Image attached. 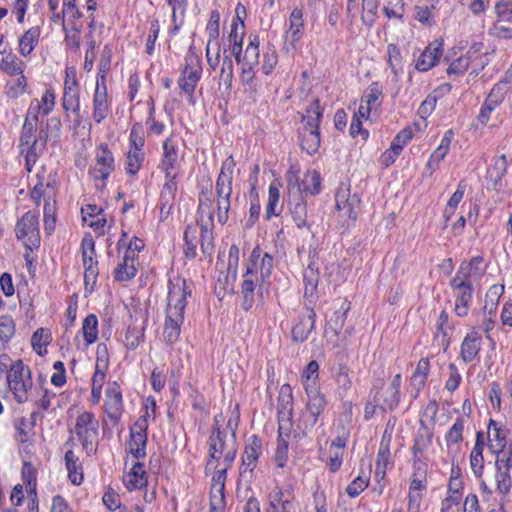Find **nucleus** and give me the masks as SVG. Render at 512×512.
<instances>
[{"mask_svg": "<svg viewBox=\"0 0 512 512\" xmlns=\"http://www.w3.org/2000/svg\"><path fill=\"white\" fill-rule=\"evenodd\" d=\"M497 422L494 420H490L489 422V432L488 437L491 442L490 447L495 449L499 454L503 448L505 447V433L497 426Z\"/></svg>", "mask_w": 512, "mask_h": 512, "instance_id": "obj_40", "label": "nucleus"}, {"mask_svg": "<svg viewBox=\"0 0 512 512\" xmlns=\"http://www.w3.org/2000/svg\"><path fill=\"white\" fill-rule=\"evenodd\" d=\"M304 279V297L315 298L317 286L319 282L318 267L314 263H310L303 273Z\"/></svg>", "mask_w": 512, "mask_h": 512, "instance_id": "obj_31", "label": "nucleus"}, {"mask_svg": "<svg viewBox=\"0 0 512 512\" xmlns=\"http://www.w3.org/2000/svg\"><path fill=\"white\" fill-rule=\"evenodd\" d=\"M335 379L340 389L344 391H348L351 389L352 381L350 378V371L346 365H339L337 372L335 373Z\"/></svg>", "mask_w": 512, "mask_h": 512, "instance_id": "obj_56", "label": "nucleus"}, {"mask_svg": "<svg viewBox=\"0 0 512 512\" xmlns=\"http://www.w3.org/2000/svg\"><path fill=\"white\" fill-rule=\"evenodd\" d=\"M282 491H278L270 502L267 512H291L293 504L289 499H282Z\"/></svg>", "mask_w": 512, "mask_h": 512, "instance_id": "obj_54", "label": "nucleus"}, {"mask_svg": "<svg viewBox=\"0 0 512 512\" xmlns=\"http://www.w3.org/2000/svg\"><path fill=\"white\" fill-rule=\"evenodd\" d=\"M185 67L182 71V76L179 79L180 88L186 94H193L196 84L201 77V61L197 55L190 52L185 57Z\"/></svg>", "mask_w": 512, "mask_h": 512, "instance_id": "obj_11", "label": "nucleus"}, {"mask_svg": "<svg viewBox=\"0 0 512 512\" xmlns=\"http://www.w3.org/2000/svg\"><path fill=\"white\" fill-rule=\"evenodd\" d=\"M240 78L245 87L244 92L249 94V98L254 99L257 93V83L253 67L243 65Z\"/></svg>", "mask_w": 512, "mask_h": 512, "instance_id": "obj_42", "label": "nucleus"}, {"mask_svg": "<svg viewBox=\"0 0 512 512\" xmlns=\"http://www.w3.org/2000/svg\"><path fill=\"white\" fill-rule=\"evenodd\" d=\"M350 309V304L344 302L341 306V310L335 311L334 316L328 321L327 327L331 329L335 335H338L339 331L344 325L346 319V313Z\"/></svg>", "mask_w": 512, "mask_h": 512, "instance_id": "obj_49", "label": "nucleus"}, {"mask_svg": "<svg viewBox=\"0 0 512 512\" xmlns=\"http://www.w3.org/2000/svg\"><path fill=\"white\" fill-rule=\"evenodd\" d=\"M147 424L146 419H139L130 431V440L127 443L129 453L139 459L146 456Z\"/></svg>", "mask_w": 512, "mask_h": 512, "instance_id": "obj_15", "label": "nucleus"}, {"mask_svg": "<svg viewBox=\"0 0 512 512\" xmlns=\"http://www.w3.org/2000/svg\"><path fill=\"white\" fill-rule=\"evenodd\" d=\"M260 257V247H255L250 255L249 262L246 267V272L243 275V282L241 285V294L243 297L242 308L249 311L255 303V289L259 288L260 279L254 269L258 268V258Z\"/></svg>", "mask_w": 512, "mask_h": 512, "instance_id": "obj_7", "label": "nucleus"}, {"mask_svg": "<svg viewBox=\"0 0 512 512\" xmlns=\"http://www.w3.org/2000/svg\"><path fill=\"white\" fill-rule=\"evenodd\" d=\"M507 91V83L498 82L493 86L485 101L493 104L494 106H498L503 102L505 95L507 94Z\"/></svg>", "mask_w": 512, "mask_h": 512, "instance_id": "obj_53", "label": "nucleus"}, {"mask_svg": "<svg viewBox=\"0 0 512 512\" xmlns=\"http://www.w3.org/2000/svg\"><path fill=\"white\" fill-rule=\"evenodd\" d=\"M261 447V439L256 435H252L249 438L248 444L245 446V450L242 456V466L240 469L241 478L250 479L252 477L253 470L256 467V462L259 458Z\"/></svg>", "mask_w": 512, "mask_h": 512, "instance_id": "obj_17", "label": "nucleus"}, {"mask_svg": "<svg viewBox=\"0 0 512 512\" xmlns=\"http://www.w3.org/2000/svg\"><path fill=\"white\" fill-rule=\"evenodd\" d=\"M144 340V328L129 327L125 333V345L128 349H136Z\"/></svg>", "mask_w": 512, "mask_h": 512, "instance_id": "obj_51", "label": "nucleus"}, {"mask_svg": "<svg viewBox=\"0 0 512 512\" xmlns=\"http://www.w3.org/2000/svg\"><path fill=\"white\" fill-rule=\"evenodd\" d=\"M200 246L204 255L211 256L213 252V235L212 231L206 226H201L200 231Z\"/></svg>", "mask_w": 512, "mask_h": 512, "instance_id": "obj_60", "label": "nucleus"}, {"mask_svg": "<svg viewBox=\"0 0 512 512\" xmlns=\"http://www.w3.org/2000/svg\"><path fill=\"white\" fill-rule=\"evenodd\" d=\"M136 259L134 256L124 254L122 261L115 269L114 277L117 281H128L136 275Z\"/></svg>", "mask_w": 512, "mask_h": 512, "instance_id": "obj_32", "label": "nucleus"}, {"mask_svg": "<svg viewBox=\"0 0 512 512\" xmlns=\"http://www.w3.org/2000/svg\"><path fill=\"white\" fill-rule=\"evenodd\" d=\"M304 28L303 12L300 8H294L290 14V29L291 42H298L302 36Z\"/></svg>", "mask_w": 512, "mask_h": 512, "instance_id": "obj_38", "label": "nucleus"}, {"mask_svg": "<svg viewBox=\"0 0 512 512\" xmlns=\"http://www.w3.org/2000/svg\"><path fill=\"white\" fill-rule=\"evenodd\" d=\"M402 383L401 374H397L393 377L390 385L382 389V392H378V397L381 399V409L393 410L400 402V387Z\"/></svg>", "mask_w": 512, "mask_h": 512, "instance_id": "obj_21", "label": "nucleus"}, {"mask_svg": "<svg viewBox=\"0 0 512 512\" xmlns=\"http://www.w3.org/2000/svg\"><path fill=\"white\" fill-rule=\"evenodd\" d=\"M389 443H390V436L386 440V435H383L381 446L377 454V460L375 466H381L383 469H387V466L389 464L390 460V449H389Z\"/></svg>", "mask_w": 512, "mask_h": 512, "instance_id": "obj_58", "label": "nucleus"}, {"mask_svg": "<svg viewBox=\"0 0 512 512\" xmlns=\"http://www.w3.org/2000/svg\"><path fill=\"white\" fill-rule=\"evenodd\" d=\"M41 29L39 26L29 28L19 40V52L22 56L26 57L34 50L39 37Z\"/></svg>", "mask_w": 512, "mask_h": 512, "instance_id": "obj_35", "label": "nucleus"}, {"mask_svg": "<svg viewBox=\"0 0 512 512\" xmlns=\"http://www.w3.org/2000/svg\"><path fill=\"white\" fill-rule=\"evenodd\" d=\"M482 338L476 331L468 333L460 347V357L464 363H470L478 356L481 350Z\"/></svg>", "mask_w": 512, "mask_h": 512, "instance_id": "obj_24", "label": "nucleus"}, {"mask_svg": "<svg viewBox=\"0 0 512 512\" xmlns=\"http://www.w3.org/2000/svg\"><path fill=\"white\" fill-rule=\"evenodd\" d=\"M316 313L313 308H307V315L299 316L291 334L295 342H304L315 328Z\"/></svg>", "mask_w": 512, "mask_h": 512, "instance_id": "obj_23", "label": "nucleus"}, {"mask_svg": "<svg viewBox=\"0 0 512 512\" xmlns=\"http://www.w3.org/2000/svg\"><path fill=\"white\" fill-rule=\"evenodd\" d=\"M306 409L309 412V419H300L297 425L298 432L295 431V437L304 436L318 422L319 416L323 413L327 406V399L321 392L307 394Z\"/></svg>", "mask_w": 512, "mask_h": 512, "instance_id": "obj_10", "label": "nucleus"}, {"mask_svg": "<svg viewBox=\"0 0 512 512\" xmlns=\"http://www.w3.org/2000/svg\"><path fill=\"white\" fill-rule=\"evenodd\" d=\"M288 179V202L290 205L293 220L298 228L306 227L307 224V206L302 195V188L298 177L293 176Z\"/></svg>", "mask_w": 512, "mask_h": 512, "instance_id": "obj_8", "label": "nucleus"}, {"mask_svg": "<svg viewBox=\"0 0 512 512\" xmlns=\"http://www.w3.org/2000/svg\"><path fill=\"white\" fill-rule=\"evenodd\" d=\"M432 436V432L426 428H424V433L421 431L418 432L412 448L414 456H416L418 452L425 450L431 444Z\"/></svg>", "mask_w": 512, "mask_h": 512, "instance_id": "obj_63", "label": "nucleus"}, {"mask_svg": "<svg viewBox=\"0 0 512 512\" xmlns=\"http://www.w3.org/2000/svg\"><path fill=\"white\" fill-rule=\"evenodd\" d=\"M184 248L183 252L187 258L193 259L196 257L197 248V229L188 225L184 231Z\"/></svg>", "mask_w": 512, "mask_h": 512, "instance_id": "obj_41", "label": "nucleus"}, {"mask_svg": "<svg viewBox=\"0 0 512 512\" xmlns=\"http://www.w3.org/2000/svg\"><path fill=\"white\" fill-rule=\"evenodd\" d=\"M15 332V323L12 317L7 315L0 316V340L8 341Z\"/></svg>", "mask_w": 512, "mask_h": 512, "instance_id": "obj_59", "label": "nucleus"}, {"mask_svg": "<svg viewBox=\"0 0 512 512\" xmlns=\"http://www.w3.org/2000/svg\"><path fill=\"white\" fill-rule=\"evenodd\" d=\"M259 59V41L258 37L254 36L252 40H250L249 44L246 47L244 56H243V65L253 67L258 64Z\"/></svg>", "mask_w": 512, "mask_h": 512, "instance_id": "obj_48", "label": "nucleus"}, {"mask_svg": "<svg viewBox=\"0 0 512 512\" xmlns=\"http://www.w3.org/2000/svg\"><path fill=\"white\" fill-rule=\"evenodd\" d=\"M25 63L16 55L8 54L3 57L0 63V69L9 76L24 74Z\"/></svg>", "mask_w": 512, "mask_h": 512, "instance_id": "obj_37", "label": "nucleus"}, {"mask_svg": "<svg viewBox=\"0 0 512 512\" xmlns=\"http://www.w3.org/2000/svg\"><path fill=\"white\" fill-rule=\"evenodd\" d=\"M472 50L474 53L478 51V49L473 46L468 50L466 55H461L449 65L447 68L448 75H462L465 73L470 64V54L472 53Z\"/></svg>", "mask_w": 512, "mask_h": 512, "instance_id": "obj_43", "label": "nucleus"}, {"mask_svg": "<svg viewBox=\"0 0 512 512\" xmlns=\"http://www.w3.org/2000/svg\"><path fill=\"white\" fill-rule=\"evenodd\" d=\"M235 161L232 156H229L223 163L220 173L216 180V204H217V219L221 225H224L228 220V213L231 206L232 183L233 173L235 168Z\"/></svg>", "mask_w": 512, "mask_h": 512, "instance_id": "obj_3", "label": "nucleus"}, {"mask_svg": "<svg viewBox=\"0 0 512 512\" xmlns=\"http://www.w3.org/2000/svg\"><path fill=\"white\" fill-rule=\"evenodd\" d=\"M123 482L130 491L145 487L147 485V477L144 470V464L136 462L131 471L124 476Z\"/></svg>", "mask_w": 512, "mask_h": 512, "instance_id": "obj_27", "label": "nucleus"}, {"mask_svg": "<svg viewBox=\"0 0 512 512\" xmlns=\"http://www.w3.org/2000/svg\"><path fill=\"white\" fill-rule=\"evenodd\" d=\"M62 107L69 117V112L74 116V125L80 126L83 121V115L80 109V89L79 87H64L62 96Z\"/></svg>", "mask_w": 512, "mask_h": 512, "instance_id": "obj_19", "label": "nucleus"}, {"mask_svg": "<svg viewBox=\"0 0 512 512\" xmlns=\"http://www.w3.org/2000/svg\"><path fill=\"white\" fill-rule=\"evenodd\" d=\"M300 184L302 190L309 192L311 195H316L321 188L320 174L315 170L308 171Z\"/></svg>", "mask_w": 512, "mask_h": 512, "instance_id": "obj_46", "label": "nucleus"}, {"mask_svg": "<svg viewBox=\"0 0 512 512\" xmlns=\"http://www.w3.org/2000/svg\"><path fill=\"white\" fill-rule=\"evenodd\" d=\"M51 340V332L48 329L38 328L32 335L31 344L33 349L42 356L46 353V346Z\"/></svg>", "mask_w": 512, "mask_h": 512, "instance_id": "obj_39", "label": "nucleus"}, {"mask_svg": "<svg viewBox=\"0 0 512 512\" xmlns=\"http://www.w3.org/2000/svg\"><path fill=\"white\" fill-rule=\"evenodd\" d=\"M96 165L90 169L91 176L95 179L106 180L114 170V157L107 144H101L96 149Z\"/></svg>", "mask_w": 512, "mask_h": 512, "instance_id": "obj_16", "label": "nucleus"}, {"mask_svg": "<svg viewBox=\"0 0 512 512\" xmlns=\"http://www.w3.org/2000/svg\"><path fill=\"white\" fill-rule=\"evenodd\" d=\"M442 44L438 41L430 43L416 60L415 68L420 72H426L434 67L442 56Z\"/></svg>", "mask_w": 512, "mask_h": 512, "instance_id": "obj_22", "label": "nucleus"}, {"mask_svg": "<svg viewBox=\"0 0 512 512\" xmlns=\"http://www.w3.org/2000/svg\"><path fill=\"white\" fill-rule=\"evenodd\" d=\"M65 463L70 481L74 485H80L83 482L82 466L72 450L65 453Z\"/></svg>", "mask_w": 512, "mask_h": 512, "instance_id": "obj_34", "label": "nucleus"}, {"mask_svg": "<svg viewBox=\"0 0 512 512\" xmlns=\"http://www.w3.org/2000/svg\"><path fill=\"white\" fill-rule=\"evenodd\" d=\"M225 482L226 470L220 469L212 478V485L210 490V503H225Z\"/></svg>", "mask_w": 512, "mask_h": 512, "instance_id": "obj_30", "label": "nucleus"}, {"mask_svg": "<svg viewBox=\"0 0 512 512\" xmlns=\"http://www.w3.org/2000/svg\"><path fill=\"white\" fill-rule=\"evenodd\" d=\"M465 420L463 417H458L452 427L446 434V442L447 445L451 443H459L463 440V430H464Z\"/></svg>", "mask_w": 512, "mask_h": 512, "instance_id": "obj_52", "label": "nucleus"}, {"mask_svg": "<svg viewBox=\"0 0 512 512\" xmlns=\"http://www.w3.org/2000/svg\"><path fill=\"white\" fill-rule=\"evenodd\" d=\"M323 115L319 100L314 99L307 107L306 114L302 115L303 127L299 132L301 148L309 155L316 153L320 146L319 125Z\"/></svg>", "mask_w": 512, "mask_h": 512, "instance_id": "obj_4", "label": "nucleus"}, {"mask_svg": "<svg viewBox=\"0 0 512 512\" xmlns=\"http://www.w3.org/2000/svg\"><path fill=\"white\" fill-rule=\"evenodd\" d=\"M37 126L34 123L24 121L21 137H20V147L22 150L26 148L28 150L27 158L30 156L37 155V139L36 132Z\"/></svg>", "mask_w": 512, "mask_h": 512, "instance_id": "obj_26", "label": "nucleus"}, {"mask_svg": "<svg viewBox=\"0 0 512 512\" xmlns=\"http://www.w3.org/2000/svg\"><path fill=\"white\" fill-rule=\"evenodd\" d=\"M104 408L107 416L116 424L123 411L122 394L116 382L107 389Z\"/></svg>", "mask_w": 512, "mask_h": 512, "instance_id": "obj_20", "label": "nucleus"}, {"mask_svg": "<svg viewBox=\"0 0 512 512\" xmlns=\"http://www.w3.org/2000/svg\"><path fill=\"white\" fill-rule=\"evenodd\" d=\"M144 155L142 149H129L126 160V171L128 174L135 175L139 171L144 160Z\"/></svg>", "mask_w": 512, "mask_h": 512, "instance_id": "obj_45", "label": "nucleus"}, {"mask_svg": "<svg viewBox=\"0 0 512 512\" xmlns=\"http://www.w3.org/2000/svg\"><path fill=\"white\" fill-rule=\"evenodd\" d=\"M7 382L18 403L28 400V392L32 389L33 381L30 368L21 360L16 361L7 372Z\"/></svg>", "mask_w": 512, "mask_h": 512, "instance_id": "obj_6", "label": "nucleus"}, {"mask_svg": "<svg viewBox=\"0 0 512 512\" xmlns=\"http://www.w3.org/2000/svg\"><path fill=\"white\" fill-rule=\"evenodd\" d=\"M504 457L497 455L495 466H496V485L497 491L502 495H507L511 489V468L504 467Z\"/></svg>", "mask_w": 512, "mask_h": 512, "instance_id": "obj_29", "label": "nucleus"}, {"mask_svg": "<svg viewBox=\"0 0 512 512\" xmlns=\"http://www.w3.org/2000/svg\"><path fill=\"white\" fill-rule=\"evenodd\" d=\"M105 80V75L101 74L97 79L95 92L93 96L92 117L97 124L101 123L110 112V104L108 102Z\"/></svg>", "mask_w": 512, "mask_h": 512, "instance_id": "obj_14", "label": "nucleus"}, {"mask_svg": "<svg viewBox=\"0 0 512 512\" xmlns=\"http://www.w3.org/2000/svg\"><path fill=\"white\" fill-rule=\"evenodd\" d=\"M226 49L224 50V57L222 61V67L220 72V80L227 86L230 87L233 80V62L230 55H225Z\"/></svg>", "mask_w": 512, "mask_h": 512, "instance_id": "obj_55", "label": "nucleus"}, {"mask_svg": "<svg viewBox=\"0 0 512 512\" xmlns=\"http://www.w3.org/2000/svg\"><path fill=\"white\" fill-rule=\"evenodd\" d=\"M229 449H237L234 439L228 441L227 433L221 430L219 426H214L209 437L210 459L207 462V466L213 465V461H218Z\"/></svg>", "mask_w": 512, "mask_h": 512, "instance_id": "obj_13", "label": "nucleus"}, {"mask_svg": "<svg viewBox=\"0 0 512 512\" xmlns=\"http://www.w3.org/2000/svg\"><path fill=\"white\" fill-rule=\"evenodd\" d=\"M15 232L19 240L27 238V241H24L26 247L37 245L39 243L38 215L31 211L26 212L17 222Z\"/></svg>", "mask_w": 512, "mask_h": 512, "instance_id": "obj_12", "label": "nucleus"}, {"mask_svg": "<svg viewBox=\"0 0 512 512\" xmlns=\"http://www.w3.org/2000/svg\"><path fill=\"white\" fill-rule=\"evenodd\" d=\"M363 14L362 21L364 24L371 26L374 23L378 4L376 0H362Z\"/></svg>", "mask_w": 512, "mask_h": 512, "instance_id": "obj_61", "label": "nucleus"}, {"mask_svg": "<svg viewBox=\"0 0 512 512\" xmlns=\"http://www.w3.org/2000/svg\"><path fill=\"white\" fill-rule=\"evenodd\" d=\"M98 320L96 315L89 314L83 321L82 331L85 341L92 344L98 337Z\"/></svg>", "mask_w": 512, "mask_h": 512, "instance_id": "obj_44", "label": "nucleus"}, {"mask_svg": "<svg viewBox=\"0 0 512 512\" xmlns=\"http://www.w3.org/2000/svg\"><path fill=\"white\" fill-rule=\"evenodd\" d=\"M188 295H191V291L187 290L185 279L170 282L163 331L165 342L168 345L174 344L179 339Z\"/></svg>", "mask_w": 512, "mask_h": 512, "instance_id": "obj_1", "label": "nucleus"}, {"mask_svg": "<svg viewBox=\"0 0 512 512\" xmlns=\"http://www.w3.org/2000/svg\"><path fill=\"white\" fill-rule=\"evenodd\" d=\"M383 98V88L378 82L371 83L365 90L362 103L358 109V115L362 118H368L372 110L381 106Z\"/></svg>", "mask_w": 512, "mask_h": 512, "instance_id": "obj_18", "label": "nucleus"}, {"mask_svg": "<svg viewBox=\"0 0 512 512\" xmlns=\"http://www.w3.org/2000/svg\"><path fill=\"white\" fill-rule=\"evenodd\" d=\"M336 208L338 210L345 211V215L352 220H356L357 212L354 211V206L358 205L360 200L357 195H353L352 197L349 195L348 190H340L336 193Z\"/></svg>", "mask_w": 512, "mask_h": 512, "instance_id": "obj_28", "label": "nucleus"}, {"mask_svg": "<svg viewBox=\"0 0 512 512\" xmlns=\"http://www.w3.org/2000/svg\"><path fill=\"white\" fill-rule=\"evenodd\" d=\"M280 199V191L278 186L275 183H272L269 186V196L268 203L266 207V219H270L272 216L279 215V212L276 210Z\"/></svg>", "mask_w": 512, "mask_h": 512, "instance_id": "obj_50", "label": "nucleus"}, {"mask_svg": "<svg viewBox=\"0 0 512 512\" xmlns=\"http://www.w3.org/2000/svg\"><path fill=\"white\" fill-rule=\"evenodd\" d=\"M27 88V79L24 74L19 75L15 82H7L5 85V94L9 98H18L25 93Z\"/></svg>", "mask_w": 512, "mask_h": 512, "instance_id": "obj_47", "label": "nucleus"}, {"mask_svg": "<svg viewBox=\"0 0 512 512\" xmlns=\"http://www.w3.org/2000/svg\"><path fill=\"white\" fill-rule=\"evenodd\" d=\"M450 287L455 297V313L459 317L468 314L472 301L474 287L470 279V266L460 265L456 275L450 281Z\"/></svg>", "mask_w": 512, "mask_h": 512, "instance_id": "obj_5", "label": "nucleus"}, {"mask_svg": "<svg viewBox=\"0 0 512 512\" xmlns=\"http://www.w3.org/2000/svg\"><path fill=\"white\" fill-rule=\"evenodd\" d=\"M278 399V440L275 461L278 467H284L288 459V439L292 430V389L290 385L281 387Z\"/></svg>", "mask_w": 512, "mask_h": 512, "instance_id": "obj_2", "label": "nucleus"}, {"mask_svg": "<svg viewBox=\"0 0 512 512\" xmlns=\"http://www.w3.org/2000/svg\"><path fill=\"white\" fill-rule=\"evenodd\" d=\"M368 484L369 479L367 477L358 476L347 486L346 492L350 497H357L367 488Z\"/></svg>", "mask_w": 512, "mask_h": 512, "instance_id": "obj_64", "label": "nucleus"}, {"mask_svg": "<svg viewBox=\"0 0 512 512\" xmlns=\"http://www.w3.org/2000/svg\"><path fill=\"white\" fill-rule=\"evenodd\" d=\"M178 159V153L175 144L171 138H167L163 143V158L160 168L163 172H174Z\"/></svg>", "mask_w": 512, "mask_h": 512, "instance_id": "obj_33", "label": "nucleus"}, {"mask_svg": "<svg viewBox=\"0 0 512 512\" xmlns=\"http://www.w3.org/2000/svg\"><path fill=\"white\" fill-rule=\"evenodd\" d=\"M60 126H61V122H60L59 119L51 118L47 122L46 129H44V128L40 129V131L36 135V139H37V152L41 151L46 146V143H47V140H48V132H47L48 128L49 127H54L57 131H59L60 130Z\"/></svg>", "mask_w": 512, "mask_h": 512, "instance_id": "obj_57", "label": "nucleus"}, {"mask_svg": "<svg viewBox=\"0 0 512 512\" xmlns=\"http://www.w3.org/2000/svg\"><path fill=\"white\" fill-rule=\"evenodd\" d=\"M82 247V260L84 268H97L98 261L95 259L96 251H95V242L92 236L87 235L82 239L81 242Z\"/></svg>", "mask_w": 512, "mask_h": 512, "instance_id": "obj_36", "label": "nucleus"}, {"mask_svg": "<svg viewBox=\"0 0 512 512\" xmlns=\"http://www.w3.org/2000/svg\"><path fill=\"white\" fill-rule=\"evenodd\" d=\"M219 20L220 15L218 11H212L206 27V31L209 35L208 43L216 42L219 37Z\"/></svg>", "mask_w": 512, "mask_h": 512, "instance_id": "obj_62", "label": "nucleus"}, {"mask_svg": "<svg viewBox=\"0 0 512 512\" xmlns=\"http://www.w3.org/2000/svg\"><path fill=\"white\" fill-rule=\"evenodd\" d=\"M273 269V257L269 253H262L260 249V257L258 258V268L254 269L256 275L260 274L258 277L260 279L259 284V296H262L263 291H268L269 286V278Z\"/></svg>", "mask_w": 512, "mask_h": 512, "instance_id": "obj_25", "label": "nucleus"}, {"mask_svg": "<svg viewBox=\"0 0 512 512\" xmlns=\"http://www.w3.org/2000/svg\"><path fill=\"white\" fill-rule=\"evenodd\" d=\"M98 429L99 422L93 413L85 411L77 417L74 431L87 452L93 450V444L98 436Z\"/></svg>", "mask_w": 512, "mask_h": 512, "instance_id": "obj_9", "label": "nucleus"}]
</instances>
